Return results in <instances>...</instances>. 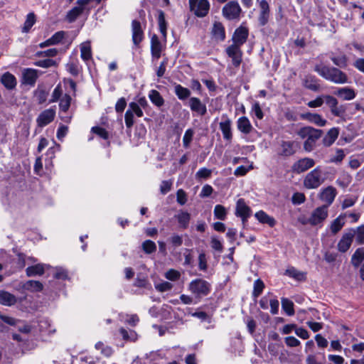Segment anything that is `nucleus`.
Instances as JSON below:
<instances>
[{
    "label": "nucleus",
    "instance_id": "obj_1",
    "mask_svg": "<svg viewBox=\"0 0 364 364\" xmlns=\"http://www.w3.org/2000/svg\"><path fill=\"white\" fill-rule=\"evenodd\" d=\"M298 134L302 139L306 138L304 144V149L308 151H312L318 139V130L311 127H305L298 132Z\"/></svg>",
    "mask_w": 364,
    "mask_h": 364
},
{
    "label": "nucleus",
    "instance_id": "obj_2",
    "mask_svg": "<svg viewBox=\"0 0 364 364\" xmlns=\"http://www.w3.org/2000/svg\"><path fill=\"white\" fill-rule=\"evenodd\" d=\"M320 75L336 84H344L348 82L346 74L336 68L323 67L320 69Z\"/></svg>",
    "mask_w": 364,
    "mask_h": 364
},
{
    "label": "nucleus",
    "instance_id": "obj_3",
    "mask_svg": "<svg viewBox=\"0 0 364 364\" xmlns=\"http://www.w3.org/2000/svg\"><path fill=\"white\" fill-rule=\"evenodd\" d=\"M242 14V8L237 1H230L222 9L223 17L229 21H239Z\"/></svg>",
    "mask_w": 364,
    "mask_h": 364
},
{
    "label": "nucleus",
    "instance_id": "obj_4",
    "mask_svg": "<svg viewBox=\"0 0 364 364\" xmlns=\"http://www.w3.org/2000/svg\"><path fill=\"white\" fill-rule=\"evenodd\" d=\"M190 11L197 17L206 16L210 11V4L208 0H188Z\"/></svg>",
    "mask_w": 364,
    "mask_h": 364
},
{
    "label": "nucleus",
    "instance_id": "obj_5",
    "mask_svg": "<svg viewBox=\"0 0 364 364\" xmlns=\"http://www.w3.org/2000/svg\"><path fill=\"white\" fill-rule=\"evenodd\" d=\"M325 103L330 109L331 112L336 117H341L345 113V107L343 105L338 106V102L333 96L323 95L320 97V106Z\"/></svg>",
    "mask_w": 364,
    "mask_h": 364
},
{
    "label": "nucleus",
    "instance_id": "obj_6",
    "mask_svg": "<svg viewBox=\"0 0 364 364\" xmlns=\"http://www.w3.org/2000/svg\"><path fill=\"white\" fill-rule=\"evenodd\" d=\"M189 290L197 296H206L210 291V284L204 279H196L190 283Z\"/></svg>",
    "mask_w": 364,
    "mask_h": 364
},
{
    "label": "nucleus",
    "instance_id": "obj_7",
    "mask_svg": "<svg viewBox=\"0 0 364 364\" xmlns=\"http://www.w3.org/2000/svg\"><path fill=\"white\" fill-rule=\"evenodd\" d=\"M252 210L246 204L243 198H240L237 201L235 208V215L241 218L242 224L245 225L247 219L251 216Z\"/></svg>",
    "mask_w": 364,
    "mask_h": 364
},
{
    "label": "nucleus",
    "instance_id": "obj_8",
    "mask_svg": "<svg viewBox=\"0 0 364 364\" xmlns=\"http://www.w3.org/2000/svg\"><path fill=\"white\" fill-rule=\"evenodd\" d=\"M92 0H77V6L70 10L66 15V20L69 23H73L83 13L85 6L89 4Z\"/></svg>",
    "mask_w": 364,
    "mask_h": 364
},
{
    "label": "nucleus",
    "instance_id": "obj_9",
    "mask_svg": "<svg viewBox=\"0 0 364 364\" xmlns=\"http://www.w3.org/2000/svg\"><path fill=\"white\" fill-rule=\"evenodd\" d=\"M225 53L232 60V63L235 68H239L242 62V50L240 47L230 45L225 49Z\"/></svg>",
    "mask_w": 364,
    "mask_h": 364
},
{
    "label": "nucleus",
    "instance_id": "obj_10",
    "mask_svg": "<svg viewBox=\"0 0 364 364\" xmlns=\"http://www.w3.org/2000/svg\"><path fill=\"white\" fill-rule=\"evenodd\" d=\"M249 36V31L247 27L240 26L235 29L232 40V46L240 47L247 41Z\"/></svg>",
    "mask_w": 364,
    "mask_h": 364
},
{
    "label": "nucleus",
    "instance_id": "obj_11",
    "mask_svg": "<svg viewBox=\"0 0 364 364\" xmlns=\"http://www.w3.org/2000/svg\"><path fill=\"white\" fill-rule=\"evenodd\" d=\"M355 232L353 229L345 232L338 243V250L341 252H347L351 246Z\"/></svg>",
    "mask_w": 364,
    "mask_h": 364
},
{
    "label": "nucleus",
    "instance_id": "obj_12",
    "mask_svg": "<svg viewBox=\"0 0 364 364\" xmlns=\"http://www.w3.org/2000/svg\"><path fill=\"white\" fill-rule=\"evenodd\" d=\"M259 9L258 23L259 26H264L269 22L270 17L269 3L266 0H261L259 1Z\"/></svg>",
    "mask_w": 364,
    "mask_h": 364
},
{
    "label": "nucleus",
    "instance_id": "obj_13",
    "mask_svg": "<svg viewBox=\"0 0 364 364\" xmlns=\"http://www.w3.org/2000/svg\"><path fill=\"white\" fill-rule=\"evenodd\" d=\"M223 118H225V119L220 122V129L222 132L224 140L228 143H231L233 137L232 121L226 115H223Z\"/></svg>",
    "mask_w": 364,
    "mask_h": 364
},
{
    "label": "nucleus",
    "instance_id": "obj_14",
    "mask_svg": "<svg viewBox=\"0 0 364 364\" xmlns=\"http://www.w3.org/2000/svg\"><path fill=\"white\" fill-rule=\"evenodd\" d=\"M162 52V45L156 34H154L151 38V61L156 64V62L161 58Z\"/></svg>",
    "mask_w": 364,
    "mask_h": 364
},
{
    "label": "nucleus",
    "instance_id": "obj_15",
    "mask_svg": "<svg viewBox=\"0 0 364 364\" xmlns=\"http://www.w3.org/2000/svg\"><path fill=\"white\" fill-rule=\"evenodd\" d=\"M55 116V109L50 108L43 111L36 119L38 127H43L50 124L54 119Z\"/></svg>",
    "mask_w": 364,
    "mask_h": 364
},
{
    "label": "nucleus",
    "instance_id": "obj_16",
    "mask_svg": "<svg viewBox=\"0 0 364 364\" xmlns=\"http://www.w3.org/2000/svg\"><path fill=\"white\" fill-rule=\"evenodd\" d=\"M188 105L192 112L197 113L200 116H204L207 113L206 105L198 97H190Z\"/></svg>",
    "mask_w": 364,
    "mask_h": 364
},
{
    "label": "nucleus",
    "instance_id": "obj_17",
    "mask_svg": "<svg viewBox=\"0 0 364 364\" xmlns=\"http://www.w3.org/2000/svg\"><path fill=\"white\" fill-rule=\"evenodd\" d=\"M132 41L137 46L144 38V32L141 23L138 20H133L132 22Z\"/></svg>",
    "mask_w": 364,
    "mask_h": 364
},
{
    "label": "nucleus",
    "instance_id": "obj_18",
    "mask_svg": "<svg viewBox=\"0 0 364 364\" xmlns=\"http://www.w3.org/2000/svg\"><path fill=\"white\" fill-rule=\"evenodd\" d=\"M337 194L336 189L333 186H328L320 193V200L325 202V207L329 206Z\"/></svg>",
    "mask_w": 364,
    "mask_h": 364
},
{
    "label": "nucleus",
    "instance_id": "obj_19",
    "mask_svg": "<svg viewBox=\"0 0 364 364\" xmlns=\"http://www.w3.org/2000/svg\"><path fill=\"white\" fill-rule=\"evenodd\" d=\"M314 165L313 159L304 158L299 160L292 166V171L294 173H300L306 171Z\"/></svg>",
    "mask_w": 364,
    "mask_h": 364
},
{
    "label": "nucleus",
    "instance_id": "obj_20",
    "mask_svg": "<svg viewBox=\"0 0 364 364\" xmlns=\"http://www.w3.org/2000/svg\"><path fill=\"white\" fill-rule=\"evenodd\" d=\"M237 128L243 134L247 135L255 130L250 119L247 117H240L237 120Z\"/></svg>",
    "mask_w": 364,
    "mask_h": 364
},
{
    "label": "nucleus",
    "instance_id": "obj_21",
    "mask_svg": "<svg viewBox=\"0 0 364 364\" xmlns=\"http://www.w3.org/2000/svg\"><path fill=\"white\" fill-rule=\"evenodd\" d=\"M23 83L34 86L38 79V71L33 68H26L22 74Z\"/></svg>",
    "mask_w": 364,
    "mask_h": 364
},
{
    "label": "nucleus",
    "instance_id": "obj_22",
    "mask_svg": "<svg viewBox=\"0 0 364 364\" xmlns=\"http://www.w3.org/2000/svg\"><path fill=\"white\" fill-rule=\"evenodd\" d=\"M304 186L309 188H315L318 186V169L316 168L307 174L304 179Z\"/></svg>",
    "mask_w": 364,
    "mask_h": 364
},
{
    "label": "nucleus",
    "instance_id": "obj_23",
    "mask_svg": "<svg viewBox=\"0 0 364 364\" xmlns=\"http://www.w3.org/2000/svg\"><path fill=\"white\" fill-rule=\"evenodd\" d=\"M174 218L176 219L178 225L181 229L186 230L188 228L191 218L189 213L180 210L178 214L174 215Z\"/></svg>",
    "mask_w": 364,
    "mask_h": 364
},
{
    "label": "nucleus",
    "instance_id": "obj_24",
    "mask_svg": "<svg viewBox=\"0 0 364 364\" xmlns=\"http://www.w3.org/2000/svg\"><path fill=\"white\" fill-rule=\"evenodd\" d=\"M334 95L343 100H351L356 96L354 90L348 87L338 88L335 91Z\"/></svg>",
    "mask_w": 364,
    "mask_h": 364
},
{
    "label": "nucleus",
    "instance_id": "obj_25",
    "mask_svg": "<svg viewBox=\"0 0 364 364\" xmlns=\"http://www.w3.org/2000/svg\"><path fill=\"white\" fill-rule=\"evenodd\" d=\"M339 128L333 127L328 131L323 138V144L326 146H330L333 144L339 135Z\"/></svg>",
    "mask_w": 364,
    "mask_h": 364
},
{
    "label": "nucleus",
    "instance_id": "obj_26",
    "mask_svg": "<svg viewBox=\"0 0 364 364\" xmlns=\"http://www.w3.org/2000/svg\"><path fill=\"white\" fill-rule=\"evenodd\" d=\"M1 82L8 90H14L17 84L16 77L9 72H6L2 75Z\"/></svg>",
    "mask_w": 364,
    "mask_h": 364
},
{
    "label": "nucleus",
    "instance_id": "obj_27",
    "mask_svg": "<svg viewBox=\"0 0 364 364\" xmlns=\"http://www.w3.org/2000/svg\"><path fill=\"white\" fill-rule=\"evenodd\" d=\"M364 262V247H358L351 256L350 263L354 268H358Z\"/></svg>",
    "mask_w": 364,
    "mask_h": 364
},
{
    "label": "nucleus",
    "instance_id": "obj_28",
    "mask_svg": "<svg viewBox=\"0 0 364 364\" xmlns=\"http://www.w3.org/2000/svg\"><path fill=\"white\" fill-rule=\"evenodd\" d=\"M212 35L218 41H223L225 38V31L223 25L220 22H215L212 28Z\"/></svg>",
    "mask_w": 364,
    "mask_h": 364
},
{
    "label": "nucleus",
    "instance_id": "obj_29",
    "mask_svg": "<svg viewBox=\"0 0 364 364\" xmlns=\"http://www.w3.org/2000/svg\"><path fill=\"white\" fill-rule=\"evenodd\" d=\"M295 153L294 142L291 141H282L281 142L280 155L289 156Z\"/></svg>",
    "mask_w": 364,
    "mask_h": 364
},
{
    "label": "nucleus",
    "instance_id": "obj_30",
    "mask_svg": "<svg viewBox=\"0 0 364 364\" xmlns=\"http://www.w3.org/2000/svg\"><path fill=\"white\" fill-rule=\"evenodd\" d=\"M16 303V296L6 291H0V304L5 306H12Z\"/></svg>",
    "mask_w": 364,
    "mask_h": 364
},
{
    "label": "nucleus",
    "instance_id": "obj_31",
    "mask_svg": "<svg viewBox=\"0 0 364 364\" xmlns=\"http://www.w3.org/2000/svg\"><path fill=\"white\" fill-rule=\"evenodd\" d=\"M255 218L262 223L268 224L270 227H274L276 220L274 218L268 215L265 212L259 210L255 215Z\"/></svg>",
    "mask_w": 364,
    "mask_h": 364
},
{
    "label": "nucleus",
    "instance_id": "obj_32",
    "mask_svg": "<svg viewBox=\"0 0 364 364\" xmlns=\"http://www.w3.org/2000/svg\"><path fill=\"white\" fill-rule=\"evenodd\" d=\"M149 98L155 106L160 107L164 105V100L160 92L156 90H151L149 92Z\"/></svg>",
    "mask_w": 364,
    "mask_h": 364
},
{
    "label": "nucleus",
    "instance_id": "obj_33",
    "mask_svg": "<svg viewBox=\"0 0 364 364\" xmlns=\"http://www.w3.org/2000/svg\"><path fill=\"white\" fill-rule=\"evenodd\" d=\"M23 287L31 292H40L43 290V285L38 281L28 280L23 284Z\"/></svg>",
    "mask_w": 364,
    "mask_h": 364
},
{
    "label": "nucleus",
    "instance_id": "obj_34",
    "mask_svg": "<svg viewBox=\"0 0 364 364\" xmlns=\"http://www.w3.org/2000/svg\"><path fill=\"white\" fill-rule=\"evenodd\" d=\"M174 92L181 100H186L191 96V91L188 88L184 87L179 84L175 85Z\"/></svg>",
    "mask_w": 364,
    "mask_h": 364
},
{
    "label": "nucleus",
    "instance_id": "obj_35",
    "mask_svg": "<svg viewBox=\"0 0 364 364\" xmlns=\"http://www.w3.org/2000/svg\"><path fill=\"white\" fill-rule=\"evenodd\" d=\"M26 272L28 277L41 276L44 274L45 269L43 264H38L27 267Z\"/></svg>",
    "mask_w": 364,
    "mask_h": 364
},
{
    "label": "nucleus",
    "instance_id": "obj_36",
    "mask_svg": "<svg viewBox=\"0 0 364 364\" xmlns=\"http://www.w3.org/2000/svg\"><path fill=\"white\" fill-rule=\"evenodd\" d=\"M72 97L68 94H65L60 100L59 109L60 111L67 114L71 104Z\"/></svg>",
    "mask_w": 364,
    "mask_h": 364
},
{
    "label": "nucleus",
    "instance_id": "obj_37",
    "mask_svg": "<svg viewBox=\"0 0 364 364\" xmlns=\"http://www.w3.org/2000/svg\"><path fill=\"white\" fill-rule=\"evenodd\" d=\"M158 23L159 27V31L163 35L164 38L166 37L167 33V23L165 19V14L163 11L159 10L158 11Z\"/></svg>",
    "mask_w": 364,
    "mask_h": 364
},
{
    "label": "nucleus",
    "instance_id": "obj_38",
    "mask_svg": "<svg viewBox=\"0 0 364 364\" xmlns=\"http://www.w3.org/2000/svg\"><path fill=\"white\" fill-rule=\"evenodd\" d=\"M345 224L344 217L343 215H339L336 218L331 224L330 229L331 231L336 234L338 231H340Z\"/></svg>",
    "mask_w": 364,
    "mask_h": 364
},
{
    "label": "nucleus",
    "instance_id": "obj_39",
    "mask_svg": "<svg viewBox=\"0 0 364 364\" xmlns=\"http://www.w3.org/2000/svg\"><path fill=\"white\" fill-rule=\"evenodd\" d=\"M35 23H36V15L33 12L29 13L26 16V19L24 22L23 28H22V32L28 33L31 30L32 26L35 24Z\"/></svg>",
    "mask_w": 364,
    "mask_h": 364
},
{
    "label": "nucleus",
    "instance_id": "obj_40",
    "mask_svg": "<svg viewBox=\"0 0 364 364\" xmlns=\"http://www.w3.org/2000/svg\"><path fill=\"white\" fill-rule=\"evenodd\" d=\"M265 287L264 283L260 279H257L254 282L252 296L255 299L258 298L262 293Z\"/></svg>",
    "mask_w": 364,
    "mask_h": 364
},
{
    "label": "nucleus",
    "instance_id": "obj_41",
    "mask_svg": "<svg viewBox=\"0 0 364 364\" xmlns=\"http://www.w3.org/2000/svg\"><path fill=\"white\" fill-rule=\"evenodd\" d=\"M48 95V92L46 91L44 88L40 87L39 86L34 91V96L36 98L38 103L40 105L44 103L47 100Z\"/></svg>",
    "mask_w": 364,
    "mask_h": 364
},
{
    "label": "nucleus",
    "instance_id": "obj_42",
    "mask_svg": "<svg viewBox=\"0 0 364 364\" xmlns=\"http://www.w3.org/2000/svg\"><path fill=\"white\" fill-rule=\"evenodd\" d=\"M282 309L287 315L291 316L294 314V303L287 298H282Z\"/></svg>",
    "mask_w": 364,
    "mask_h": 364
},
{
    "label": "nucleus",
    "instance_id": "obj_43",
    "mask_svg": "<svg viewBox=\"0 0 364 364\" xmlns=\"http://www.w3.org/2000/svg\"><path fill=\"white\" fill-rule=\"evenodd\" d=\"M80 56L84 61L92 58V50L89 43H84L80 48Z\"/></svg>",
    "mask_w": 364,
    "mask_h": 364
},
{
    "label": "nucleus",
    "instance_id": "obj_44",
    "mask_svg": "<svg viewBox=\"0 0 364 364\" xmlns=\"http://www.w3.org/2000/svg\"><path fill=\"white\" fill-rule=\"evenodd\" d=\"M304 85L306 88L314 91L317 90L318 87L317 79L316 77L311 75H308L306 77Z\"/></svg>",
    "mask_w": 364,
    "mask_h": 364
},
{
    "label": "nucleus",
    "instance_id": "obj_45",
    "mask_svg": "<svg viewBox=\"0 0 364 364\" xmlns=\"http://www.w3.org/2000/svg\"><path fill=\"white\" fill-rule=\"evenodd\" d=\"M301 223L306 225V224H310L312 225H316L318 223V208H316L311 217L309 218H304L300 220Z\"/></svg>",
    "mask_w": 364,
    "mask_h": 364
},
{
    "label": "nucleus",
    "instance_id": "obj_46",
    "mask_svg": "<svg viewBox=\"0 0 364 364\" xmlns=\"http://www.w3.org/2000/svg\"><path fill=\"white\" fill-rule=\"evenodd\" d=\"M141 247L143 251L146 254L154 253L156 250V245L155 242L150 240H146L143 242Z\"/></svg>",
    "mask_w": 364,
    "mask_h": 364
},
{
    "label": "nucleus",
    "instance_id": "obj_47",
    "mask_svg": "<svg viewBox=\"0 0 364 364\" xmlns=\"http://www.w3.org/2000/svg\"><path fill=\"white\" fill-rule=\"evenodd\" d=\"M214 215L217 219L224 220L227 216L226 208L222 205H216L214 208Z\"/></svg>",
    "mask_w": 364,
    "mask_h": 364
},
{
    "label": "nucleus",
    "instance_id": "obj_48",
    "mask_svg": "<svg viewBox=\"0 0 364 364\" xmlns=\"http://www.w3.org/2000/svg\"><path fill=\"white\" fill-rule=\"evenodd\" d=\"M285 274L289 276L290 277H292L299 281L303 280L305 278V275L304 273L298 271L294 267L287 269Z\"/></svg>",
    "mask_w": 364,
    "mask_h": 364
},
{
    "label": "nucleus",
    "instance_id": "obj_49",
    "mask_svg": "<svg viewBox=\"0 0 364 364\" xmlns=\"http://www.w3.org/2000/svg\"><path fill=\"white\" fill-rule=\"evenodd\" d=\"M345 156L344 151L341 149H337L336 150V154L330 157L328 162L339 164L343 160Z\"/></svg>",
    "mask_w": 364,
    "mask_h": 364
},
{
    "label": "nucleus",
    "instance_id": "obj_50",
    "mask_svg": "<svg viewBox=\"0 0 364 364\" xmlns=\"http://www.w3.org/2000/svg\"><path fill=\"white\" fill-rule=\"evenodd\" d=\"M36 66L43 68H48L50 67H56L57 63L54 60L52 59H44L36 61L34 63Z\"/></svg>",
    "mask_w": 364,
    "mask_h": 364
},
{
    "label": "nucleus",
    "instance_id": "obj_51",
    "mask_svg": "<svg viewBox=\"0 0 364 364\" xmlns=\"http://www.w3.org/2000/svg\"><path fill=\"white\" fill-rule=\"evenodd\" d=\"M95 348L97 350H100L101 353L107 357H109L113 353V350L111 347L105 346L101 341H99L95 344Z\"/></svg>",
    "mask_w": 364,
    "mask_h": 364
},
{
    "label": "nucleus",
    "instance_id": "obj_52",
    "mask_svg": "<svg viewBox=\"0 0 364 364\" xmlns=\"http://www.w3.org/2000/svg\"><path fill=\"white\" fill-rule=\"evenodd\" d=\"M91 132L97 134L100 138L107 140L109 137V132L104 128L95 126L92 127Z\"/></svg>",
    "mask_w": 364,
    "mask_h": 364
},
{
    "label": "nucleus",
    "instance_id": "obj_53",
    "mask_svg": "<svg viewBox=\"0 0 364 364\" xmlns=\"http://www.w3.org/2000/svg\"><path fill=\"white\" fill-rule=\"evenodd\" d=\"M62 95H63V89H62L61 85L58 84L55 87V89L52 93L51 99L50 100L49 102L53 103V102H58L59 100H60V97L62 96Z\"/></svg>",
    "mask_w": 364,
    "mask_h": 364
},
{
    "label": "nucleus",
    "instance_id": "obj_54",
    "mask_svg": "<svg viewBox=\"0 0 364 364\" xmlns=\"http://www.w3.org/2000/svg\"><path fill=\"white\" fill-rule=\"evenodd\" d=\"M212 174V170L207 168H200L196 173V178L197 179H207L210 178Z\"/></svg>",
    "mask_w": 364,
    "mask_h": 364
},
{
    "label": "nucleus",
    "instance_id": "obj_55",
    "mask_svg": "<svg viewBox=\"0 0 364 364\" xmlns=\"http://www.w3.org/2000/svg\"><path fill=\"white\" fill-rule=\"evenodd\" d=\"M194 132L192 129H188L186 131L183 137V144L185 148H188L193 139Z\"/></svg>",
    "mask_w": 364,
    "mask_h": 364
},
{
    "label": "nucleus",
    "instance_id": "obj_56",
    "mask_svg": "<svg viewBox=\"0 0 364 364\" xmlns=\"http://www.w3.org/2000/svg\"><path fill=\"white\" fill-rule=\"evenodd\" d=\"M53 277L57 279L66 280L68 279V271L63 268H56L53 274Z\"/></svg>",
    "mask_w": 364,
    "mask_h": 364
},
{
    "label": "nucleus",
    "instance_id": "obj_57",
    "mask_svg": "<svg viewBox=\"0 0 364 364\" xmlns=\"http://www.w3.org/2000/svg\"><path fill=\"white\" fill-rule=\"evenodd\" d=\"M169 242L173 247H178L183 244V237L182 236L178 234H173L170 238L168 239Z\"/></svg>",
    "mask_w": 364,
    "mask_h": 364
},
{
    "label": "nucleus",
    "instance_id": "obj_58",
    "mask_svg": "<svg viewBox=\"0 0 364 364\" xmlns=\"http://www.w3.org/2000/svg\"><path fill=\"white\" fill-rule=\"evenodd\" d=\"M300 117L302 119L308 120L310 122L318 124V114H312L308 112L301 114Z\"/></svg>",
    "mask_w": 364,
    "mask_h": 364
},
{
    "label": "nucleus",
    "instance_id": "obj_59",
    "mask_svg": "<svg viewBox=\"0 0 364 364\" xmlns=\"http://www.w3.org/2000/svg\"><path fill=\"white\" fill-rule=\"evenodd\" d=\"M58 50L56 48H50L44 51H38L36 55L38 57H55L58 55Z\"/></svg>",
    "mask_w": 364,
    "mask_h": 364
},
{
    "label": "nucleus",
    "instance_id": "obj_60",
    "mask_svg": "<svg viewBox=\"0 0 364 364\" xmlns=\"http://www.w3.org/2000/svg\"><path fill=\"white\" fill-rule=\"evenodd\" d=\"M165 277L168 280L175 282L180 279L181 273L176 269H171L166 272Z\"/></svg>",
    "mask_w": 364,
    "mask_h": 364
},
{
    "label": "nucleus",
    "instance_id": "obj_61",
    "mask_svg": "<svg viewBox=\"0 0 364 364\" xmlns=\"http://www.w3.org/2000/svg\"><path fill=\"white\" fill-rule=\"evenodd\" d=\"M124 121H125L126 127L128 129H131L134 124L133 112H132L129 109L126 111V113L124 115Z\"/></svg>",
    "mask_w": 364,
    "mask_h": 364
},
{
    "label": "nucleus",
    "instance_id": "obj_62",
    "mask_svg": "<svg viewBox=\"0 0 364 364\" xmlns=\"http://www.w3.org/2000/svg\"><path fill=\"white\" fill-rule=\"evenodd\" d=\"M355 232V240L358 244L364 243V225L359 226L356 230L353 229Z\"/></svg>",
    "mask_w": 364,
    "mask_h": 364
},
{
    "label": "nucleus",
    "instance_id": "obj_63",
    "mask_svg": "<svg viewBox=\"0 0 364 364\" xmlns=\"http://www.w3.org/2000/svg\"><path fill=\"white\" fill-rule=\"evenodd\" d=\"M129 109L133 112L134 115L136 114L138 117H141L144 115L141 108L136 102H130L129 105Z\"/></svg>",
    "mask_w": 364,
    "mask_h": 364
},
{
    "label": "nucleus",
    "instance_id": "obj_64",
    "mask_svg": "<svg viewBox=\"0 0 364 364\" xmlns=\"http://www.w3.org/2000/svg\"><path fill=\"white\" fill-rule=\"evenodd\" d=\"M332 61L340 68H345L347 65V58L346 55H339L332 58Z\"/></svg>",
    "mask_w": 364,
    "mask_h": 364
}]
</instances>
